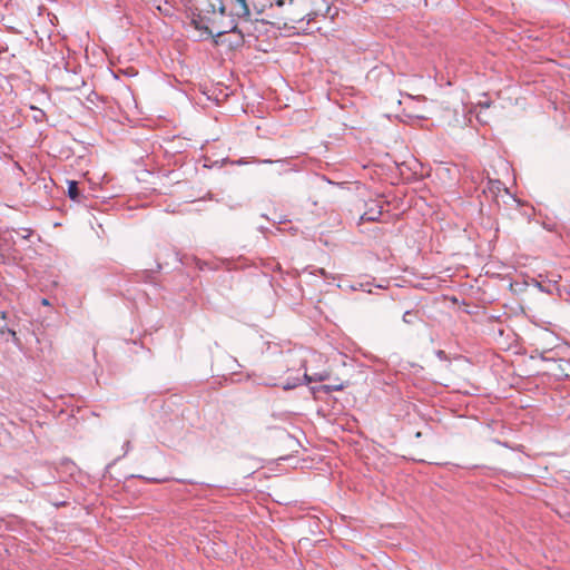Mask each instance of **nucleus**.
<instances>
[{"label":"nucleus","mask_w":570,"mask_h":570,"mask_svg":"<svg viewBox=\"0 0 570 570\" xmlns=\"http://www.w3.org/2000/svg\"><path fill=\"white\" fill-rule=\"evenodd\" d=\"M305 16H306L305 13H302V16H301V17H298V16H297V17H292V18H291V20H292V21L304 20Z\"/></svg>","instance_id":"nucleus-11"},{"label":"nucleus","mask_w":570,"mask_h":570,"mask_svg":"<svg viewBox=\"0 0 570 570\" xmlns=\"http://www.w3.org/2000/svg\"><path fill=\"white\" fill-rule=\"evenodd\" d=\"M327 379V375L326 374H314V375H308V374H304V380L306 381V383H311V382H323Z\"/></svg>","instance_id":"nucleus-6"},{"label":"nucleus","mask_w":570,"mask_h":570,"mask_svg":"<svg viewBox=\"0 0 570 570\" xmlns=\"http://www.w3.org/2000/svg\"><path fill=\"white\" fill-rule=\"evenodd\" d=\"M68 196L72 200H79V189L77 181L70 180L68 183Z\"/></svg>","instance_id":"nucleus-5"},{"label":"nucleus","mask_w":570,"mask_h":570,"mask_svg":"<svg viewBox=\"0 0 570 570\" xmlns=\"http://www.w3.org/2000/svg\"><path fill=\"white\" fill-rule=\"evenodd\" d=\"M413 316H414V314L412 312L407 311L403 315V321L407 324H411V323H413Z\"/></svg>","instance_id":"nucleus-8"},{"label":"nucleus","mask_w":570,"mask_h":570,"mask_svg":"<svg viewBox=\"0 0 570 570\" xmlns=\"http://www.w3.org/2000/svg\"><path fill=\"white\" fill-rule=\"evenodd\" d=\"M8 332H9V334H10L14 340H17V334H16V332H14V331H12V330H8Z\"/></svg>","instance_id":"nucleus-12"},{"label":"nucleus","mask_w":570,"mask_h":570,"mask_svg":"<svg viewBox=\"0 0 570 570\" xmlns=\"http://www.w3.org/2000/svg\"><path fill=\"white\" fill-rule=\"evenodd\" d=\"M360 288L366 291L367 293H371V289H366L363 284H360Z\"/></svg>","instance_id":"nucleus-13"},{"label":"nucleus","mask_w":570,"mask_h":570,"mask_svg":"<svg viewBox=\"0 0 570 570\" xmlns=\"http://www.w3.org/2000/svg\"><path fill=\"white\" fill-rule=\"evenodd\" d=\"M41 303H42L43 305H49V302H48V299H47V298H42Z\"/></svg>","instance_id":"nucleus-14"},{"label":"nucleus","mask_w":570,"mask_h":570,"mask_svg":"<svg viewBox=\"0 0 570 570\" xmlns=\"http://www.w3.org/2000/svg\"><path fill=\"white\" fill-rule=\"evenodd\" d=\"M228 7V17H230V21L226 28L222 30H217L214 32L208 27H205V31L209 36L220 37L225 33H240L238 30V26L236 20H242L245 22L252 21V14L254 13L252 7V0H227Z\"/></svg>","instance_id":"nucleus-1"},{"label":"nucleus","mask_w":570,"mask_h":570,"mask_svg":"<svg viewBox=\"0 0 570 570\" xmlns=\"http://www.w3.org/2000/svg\"><path fill=\"white\" fill-rule=\"evenodd\" d=\"M227 10H228L227 3H226V4L220 3L219 9H218L219 13H220L222 16H225V14H227V16H228Z\"/></svg>","instance_id":"nucleus-10"},{"label":"nucleus","mask_w":570,"mask_h":570,"mask_svg":"<svg viewBox=\"0 0 570 570\" xmlns=\"http://www.w3.org/2000/svg\"><path fill=\"white\" fill-rule=\"evenodd\" d=\"M483 106L488 108L490 106V104L489 102H484Z\"/></svg>","instance_id":"nucleus-15"},{"label":"nucleus","mask_w":570,"mask_h":570,"mask_svg":"<svg viewBox=\"0 0 570 570\" xmlns=\"http://www.w3.org/2000/svg\"><path fill=\"white\" fill-rule=\"evenodd\" d=\"M302 382L299 379H296L294 382L293 381H289L288 383L284 384L283 389L284 390H292L298 385H301Z\"/></svg>","instance_id":"nucleus-7"},{"label":"nucleus","mask_w":570,"mask_h":570,"mask_svg":"<svg viewBox=\"0 0 570 570\" xmlns=\"http://www.w3.org/2000/svg\"><path fill=\"white\" fill-rule=\"evenodd\" d=\"M284 7L285 0H252L253 11L256 16H261L267 8Z\"/></svg>","instance_id":"nucleus-2"},{"label":"nucleus","mask_w":570,"mask_h":570,"mask_svg":"<svg viewBox=\"0 0 570 570\" xmlns=\"http://www.w3.org/2000/svg\"><path fill=\"white\" fill-rule=\"evenodd\" d=\"M14 481L23 487H26L29 490H33L38 488L39 485H46L49 483V481L37 479L36 481L29 480L23 474H20L19 476L14 478Z\"/></svg>","instance_id":"nucleus-4"},{"label":"nucleus","mask_w":570,"mask_h":570,"mask_svg":"<svg viewBox=\"0 0 570 570\" xmlns=\"http://www.w3.org/2000/svg\"><path fill=\"white\" fill-rule=\"evenodd\" d=\"M343 385L340 384V385H335V384H332V385H326L325 389L326 391H341L343 390Z\"/></svg>","instance_id":"nucleus-9"},{"label":"nucleus","mask_w":570,"mask_h":570,"mask_svg":"<svg viewBox=\"0 0 570 570\" xmlns=\"http://www.w3.org/2000/svg\"><path fill=\"white\" fill-rule=\"evenodd\" d=\"M383 213V206L380 203L372 202L367 205V209L361 216V220L376 222Z\"/></svg>","instance_id":"nucleus-3"}]
</instances>
